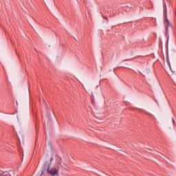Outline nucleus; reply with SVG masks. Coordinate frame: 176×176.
<instances>
[{
  "label": "nucleus",
  "instance_id": "nucleus-2",
  "mask_svg": "<svg viewBox=\"0 0 176 176\" xmlns=\"http://www.w3.org/2000/svg\"><path fill=\"white\" fill-rule=\"evenodd\" d=\"M164 24L166 26L165 31H166V36H168V27H171V23H170V21H168V19L167 18V15H165V20H164Z\"/></svg>",
  "mask_w": 176,
  "mask_h": 176
},
{
  "label": "nucleus",
  "instance_id": "nucleus-1",
  "mask_svg": "<svg viewBox=\"0 0 176 176\" xmlns=\"http://www.w3.org/2000/svg\"><path fill=\"white\" fill-rule=\"evenodd\" d=\"M47 173L51 176H58V170L56 168H50V167L48 166Z\"/></svg>",
  "mask_w": 176,
  "mask_h": 176
},
{
  "label": "nucleus",
  "instance_id": "nucleus-5",
  "mask_svg": "<svg viewBox=\"0 0 176 176\" xmlns=\"http://www.w3.org/2000/svg\"><path fill=\"white\" fill-rule=\"evenodd\" d=\"M173 123L174 125H175V120H174V118H173Z\"/></svg>",
  "mask_w": 176,
  "mask_h": 176
},
{
  "label": "nucleus",
  "instance_id": "nucleus-6",
  "mask_svg": "<svg viewBox=\"0 0 176 176\" xmlns=\"http://www.w3.org/2000/svg\"><path fill=\"white\" fill-rule=\"evenodd\" d=\"M50 162H53V157L50 158Z\"/></svg>",
  "mask_w": 176,
  "mask_h": 176
},
{
  "label": "nucleus",
  "instance_id": "nucleus-4",
  "mask_svg": "<svg viewBox=\"0 0 176 176\" xmlns=\"http://www.w3.org/2000/svg\"><path fill=\"white\" fill-rule=\"evenodd\" d=\"M102 19H104V20H106L107 21H109V19H108V17L105 16H102Z\"/></svg>",
  "mask_w": 176,
  "mask_h": 176
},
{
  "label": "nucleus",
  "instance_id": "nucleus-7",
  "mask_svg": "<svg viewBox=\"0 0 176 176\" xmlns=\"http://www.w3.org/2000/svg\"><path fill=\"white\" fill-rule=\"evenodd\" d=\"M60 160L61 161V157H59Z\"/></svg>",
  "mask_w": 176,
  "mask_h": 176
},
{
  "label": "nucleus",
  "instance_id": "nucleus-3",
  "mask_svg": "<svg viewBox=\"0 0 176 176\" xmlns=\"http://www.w3.org/2000/svg\"><path fill=\"white\" fill-rule=\"evenodd\" d=\"M91 100L92 104H94L96 103V102L94 101V96H91Z\"/></svg>",
  "mask_w": 176,
  "mask_h": 176
}]
</instances>
